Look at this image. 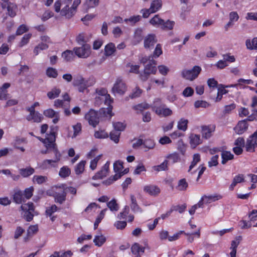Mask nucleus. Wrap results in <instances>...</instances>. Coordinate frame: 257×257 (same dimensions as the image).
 I'll use <instances>...</instances> for the list:
<instances>
[{
    "label": "nucleus",
    "instance_id": "obj_41",
    "mask_svg": "<svg viewBox=\"0 0 257 257\" xmlns=\"http://www.w3.org/2000/svg\"><path fill=\"white\" fill-rule=\"evenodd\" d=\"M188 120L184 118H181L178 122L177 127L180 130L185 131L187 128Z\"/></svg>",
    "mask_w": 257,
    "mask_h": 257
},
{
    "label": "nucleus",
    "instance_id": "obj_47",
    "mask_svg": "<svg viewBox=\"0 0 257 257\" xmlns=\"http://www.w3.org/2000/svg\"><path fill=\"white\" fill-rule=\"evenodd\" d=\"M188 183L186 182L185 179H182L179 180L178 185L177 186V188L178 190L180 191H184L186 190L188 187Z\"/></svg>",
    "mask_w": 257,
    "mask_h": 257
},
{
    "label": "nucleus",
    "instance_id": "obj_34",
    "mask_svg": "<svg viewBox=\"0 0 257 257\" xmlns=\"http://www.w3.org/2000/svg\"><path fill=\"white\" fill-rule=\"evenodd\" d=\"M233 155L230 152L223 151L221 153V158L222 159L221 163L222 164H226L228 161L232 160L233 159Z\"/></svg>",
    "mask_w": 257,
    "mask_h": 257
},
{
    "label": "nucleus",
    "instance_id": "obj_14",
    "mask_svg": "<svg viewBox=\"0 0 257 257\" xmlns=\"http://www.w3.org/2000/svg\"><path fill=\"white\" fill-rule=\"evenodd\" d=\"M144 191L151 196H156L158 195L160 192V189L154 185H147L144 187Z\"/></svg>",
    "mask_w": 257,
    "mask_h": 257
},
{
    "label": "nucleus",
    "instance_id": "obj_13",
    "mask_svg": "<svg viewBox=\"0 0 257 257\" xmlns=\"http://www.w3.org/2000/svg\"><path fill=\"white\" fill-rule=\"evenodd\" d=\"M44 115L47 117L53 118L52 121L54 123H57L60 119L59 113L52 108L47 109L44 111Z\"/></svg>",
    "mask_w": 257,
    "mask_h": 257
},
{
    "label": "nucleus",
    "instance_id": "obj_46",
    "mask_svg": "<svg viewBox=\"0 0 257 257\" xmlns=\"http://www.w3.org/2000/svg\"><path fill=\"white\" fill-rule=\"evenodd\" d=\"M62 56L66 61L72 60L74 57L73 52L70 50H66L62 54Z\"/></svg>",
    "mask_w": 257,
    "mask_h": 257
},
{
    "label": "nucleus",
    "instance_id": "obj_55",
    "mask_svg": "<svg viewBox=\"0 0 257 257\" xmlns=\"http://www.w3.org/2000/svg\"><path fill=\"white\" fill-rule=\"evenodd\" d=\"M31 37H32L31 34H25L22 38L21 41L20 42V43L19 44V46L20 47H22L24 46L27 44L29 43V40L31 39Z\"/></svg>",
    "mask_w": 257,
    "mask_h": 257
},
{
    "label": "nucleus",
    "instance_id": "obj_60",
    "mask_svg": "<svg viewBox=\"0 0 257 257\" xmlns=\"http://www.w3.org/2000/svg\"><path fill=\"white\" fill-rule=\"evenodd\" d=\"M166 158L168 159L169 161H170L172 163L174 164L175 163L177 162L179 160V155L176 153H173L172 154H170L166 157Z\"/></svg>",
    "mask_w": 257,
    "mask_h": 257
},
{
    "label": "nucleus",
    "instance_id": "obj_16",
    "mask_svg": "<svg viewBox=\"0 0 257 257\" xmlns=\"http://www.w3.org/2000/svg\"><path fill=\"white\" fill-rule=\"evenodd\" d=\"M215 127L214 125H204L201 127V134L203 138L208 139L212 136Z\"/></svg>",
    "mask_w": 257,
    "mask_h": 257
},
{
    "label": "nucleus",
    "instance_id": "obj_50",
    "mask_svg": "<svg viewBox=\"0 0 257 257\" xmlns=\"http://www.w3.org/2000/svg\"><path fill=\"white\" fill-rule=\"evenodd\" d=\"M21 209L24 211H28L35 212V207L32 202H28L27 204L21 205Z\"/></svg>",
    "mask_w": 257,
    "mask_h": 257
},
{
    "label": "nucleus",
    "instance_id": "obj_11",
    "mask_svg": "<svg viewBox=\"0 0 257 257\" xmlns=\"http://www.w3.org/2000/svg\"><path fill=\"white\" fill-rule=\"evenodd\" d=\"M2 7L3 9L7 8V14L11 17H14L16 15L18 7L15 4L12 3L2 4Z\"/></svg>",
    "mask_w": 257,
    "mask_h": 257
},
{
    "label": "nucleus",
    "instance_id": "obj_39",
    "mask_svg": "<svg viewBox=\"0 0 257 257\" xmlns=\"http://www.w3.org/2000/svg\"><path fill=\"white\" fill-rule=\"evenodd\" d=\"M115 51V47L114 44L110 43L105 47V54L106 56H110Z\"/></svg>",
    "mask_w": 257,
    "mask_h": 257
},
{
    "label": "nucleus",
    "instance_id": "obj_7",
    "mask_svg": "<svg viewBox=\"0 0 257 257\" xmlns=\"http://www.w3.org/2000/svg\"><path fill=\"white\" fill-rule=\"evenodd\" d=\"M38 139L44 144L46 148L52 149V147H48L47 146H49V147L54 146V148H57L56 144H55V133L54 132H51L49 134H48L46 138L44 139L40 138H38Z\"/></svg>",
    "mask_w": 257,
    "mask_h": 257
},
{
    "label": "nucleus",
    "instance_id": "obj_27",
    "mask_svg": "<svg viewBox=\"0 0 257 257\" xmlns=\"http://www.w3.org/2000/svg\"><path fill=\"white\" fill-rule=\"evenodd\" d=\"M127 172L128 170L125 169L123 172H120V173H116L112 177L109 178L107 180L104 182V183L107 185H109L111 184L114 181H116L120 178L121 176L126 173Z\"/></svg>",
    "mask_w": 257,
    "mask_h": 257
},
{
    "label": "nucleus",
    "instance_id": "obj_35",
    "mask_svg": "<svg viewBox=\"0 0 257 257\" xmlns=\"http://www.w3.org/2000/svg\"><path fill=\"white\" fill-rule=\"evenodd\" d=\"M245 45L247 49L257 50V38H254L251 41L249 39H247Z\"/></svg>",
    "mask_w": 257,
    "mask_h": 257
},
{
    "label": "nucleus",
    "instance_id": "obj_2",
    "mask_svg": "<svg viewBox=\"0 0 257 257\" xmlns=\"http://www.w3.org/2000/svg\"><path fill=\"white\" fill-rule=\"evenodd\" d=\"M64 3L66 5L60 10L61 2L60 1H56L54 4L55 11L57 13L60 12V15L62 16H64L67 19H70L75 15L76 11L73 8L69 7V4L67 3L64 2Z\"/></svg>",
    "mask_w": 257,
    "mask_h": 257
},
{
    "label": "nucleus",
    "instance_id": "obj_1",
    "mask_svg": "<svg viewBox=\"0 0 257 257\" xmlns=\"http://www.w3.org/2000/svg\"><path fill=\"white\" fill-rule=\"evenodd\" d=\"M95 80L93 77H90L88 80H85L81 76H78L74 79L73 84L78 87L79 92H83L87 88L93 85Z\"/></svg>",
    "mask_w": 257,
    "mask_h": 257
},
{
    "label": "nucleus",
    "instance_id": "obj_36",
    "mask_svg": "<svg viewBox=\"0 0 257 257\" xmlns=\"http://www.w3.org/2000/svg\"><path fill=\"white\" fill-rule=\"evenodd\" d=\"M131 250L134 254H138L140 252L144 253L145 247L141 246L138 243H135L131 247Z\"/></svg>",
    "mask_w": 257,
    "mask_h": 257
},
{
    "label": "nucleus",
    "instance_id": "obj_64",
    "mask_svg": "<svg viewBox=\"0 0 257 257\" xmlns=\"http://www.w3.org/2000/svg\"><path fill=\"white\" fill-rule=\"evenodd\" d=\"M158 68L159 73L163 76L167 75L170 71L169 68L168 67H167L166 66L164 65H161L158 66Z\"/></svg>",
    "mask_w": 257,
    "mask_h": 257
},
{
    "label": "nucleus",
    "instance_id": "obj_53",
    "mask_svg": "<svg viewBox=\"0 0 257 257\" xmlns=\"http://www.w3.org/2000/svg\"><path fill=\"white\" fill-rule=\"evenodd\" d=\"M85 164L86 162L85 161H82L77 164L75 169L76 174H81L84 171Z\"/></svg>",
    "mask_w": 257,
    "mask_h": 257
},
{
    "label": "nucleus",
    "instance_id": "obj_38",
    "mask_svg": "<svg viewBox=\"0 0 257 257\" xmlns=\"http://www.w3.org/2000/svg\"><path fill=\"white\" fill-rule=\"evenodd\" d=\"M150 23L154 26H162L163 24V20L161 19L159 15H156L150 20Z\"/></svg>",
    "mask_w": 257,
    "mask_h": 257
},
{
    "label": "nucleus",
    "instance_id": "obj_18",
    "mask_svg": "<svg viewBox=\"0 0 257 257\" xmlns=\"http://www.w3.org/2000/svg\"><path fill=\"white\" fill-rule=\"evenodd\" d=\"M99 4V0H85L82 5L83 10L87 13L89 9L95 8Z\"/></svg>",
    "mask_w": 257,
    "mask_h": 257
},
{
    "label": "nucleus",
    "instance_id": "obj_32",
    "mask_svg": "<svg viewBox=\"0 0 257 257\" xmlns=\"http://www.w3.org/2000/svg\"><path fill=\"white\" fill-rule=\"evenodd\" d=\"M19 172L22 177L26 178L34 174L35 172V170L34 168L30 167L26 168L20 169L19 170Z\"/></svg>",
    "mask_w": 257,
    "mask_h": 257
},
{
    "label": "nucleus",
    "instance_id": "obj_23",
    "mask_svg": "<svg viewBox=\"0 0 257 257\" xmlns=\"http://www.w3.org/2000/svg\"><path fill=\"white\" fill-rule=\"evenodd\" d=\"M144 37L143 31L142 29H137L134 33L133 43L134 45L140 43L143 40Z\"/></svg>",
    "mask_w": 257,
    "mask_h": 257
},
{
    "label": "nucleus",
    "instance_id": "obj_59",
    "mask_svg": "<svg viewBox=\"0 0 257 257\" xmlns=\"http://www.w3.org/2000/svg\"><path fill=\"white\" fill-rule=\"evenodd\" d=\"M163 24H162V25L161 26V28L163 29L172 30L173 29L174 25V22L173 21H171L169 20H168L166 22L163 20Z\"/></svg>",
    "mask_w": 257,
    "mask_h": 257
},
{
    "label": "nucleus",
    "instance_id": "obj_29",
    "mask_svg": "<svg viewBox=\"0 0 257 257\" xmlns=\"http://www.w3.org/2000/svg\"><path fill=\"white\" fill-rule=\"evenodd\" d=\"M105 241L106 238L101 233L95 235L93 239L95 245L98 247L101 246Z\"/></svg>",
    "mask_w": 257,
    "mask_h": 257
},
{
    "label": "nucleus",
    "instance_id": "obj_10",
    "mask_svg": "<svg viewBox=\"0 0 257 257\" xmlns=\"http://www.w3.org/2000/svg\"><path fill=\"white\" fill-rule=\"evenodd\" d=\"M257 130L247 139L245 148L247 152H252L254 148L257 147Z\"/></svg>",
    "mask_w": 257,
    "mask_h": 257
},
{
    "label": "nucleus",
    "instance_id": "obj_54",
    "mask_svg": "<svg viewBox=\"0 0 257 257\" xmlns=\"http://www.w3.org/2000/svg\"><path fill=\"white\" fill-rule=\"evenodd\" d=\"M123 168V163L120 161H116L113 164V170L116 174L120 173Z\"/></svg>",
    "mask_w": 257,
    "mask_h": 257
},
{
    "label": "nucleus",
    "instance_id": "obj_8",
    "mask_svg": "<svg viewBox=\"0 0 257 257\" xmlns=\"http://www.w3.org/2000/svg\"><path fill=\"white\" fill-rule=\"evenodd\" d=\"M85 119L88 121L89 124L93 127L96 126L99 122V117L97 112L93 110H90L85 116Z\"/></svg>",
    "mask_w": 257,
    "mask_h": 257
},
{
    "label": "nucleus",
    "instance_id": "obj_24",
    "mask_svg": "<svg viewBox=\"0 0 257 257\" xmlns=\"http://www.w3.org/2000/svg\"><path fill=\"white\" fill-rule=\"evenodd\" d=\"M241 239V237L238 236L235 238V240L232 241L230 247L231 251L230 252V255L231 257H236V248L239 245Z\"/></svg>",
    "mask_w": 257,
    "mask_h": 257
},
{
    "label": "nucleus",
    "instance_id": "obj_20",
    "mask_svg": "<svg viewBox=\"0 0 257 257\" xmlns=\"http://www.w3.org/2000/svg\"><path fill=\"white\" fill-rule=\"evenodd\" d=\"M38 231V226L37 224L31 225L27 229V235L24 237V241L28 242L31 237Z\"/></svg>",
    "mask_w": 257,
    "mask_h": 257
},
{
    "label": "nucleus",
    "instance_id": "obj_30",
    "mask_svg": "<svg viewBox=\"0 0 257 257\" xmlns=\"http://www.w3.org/2000/svg\"><path fill=\"white\" fill-rule=\"evenodd\" d=\"M190 139L191 146L193 148H195L197 146L201 143L200 137L198 135H191L190 137Z\"/></svg>",
    "mask_w": 257,
    "mask_h": 257
},
{
    "label": "nucleus",
    "instance_id": "obj_33",
    "mask_svg": "<svg viewBox=\"0 0 257 257\" xmlns=\"http://www.w3.org/2000/svg\"><path fill=\"white\" fill-rule=\"evenodd\" d=\"M162 6L161 0H155L151 3L150 9L151 13H155L158 11Z\"/></svg>",
    "mask_w": 257,
    "mask_h": 257
},
{
    "label": "nucleus",
    "instance_id": "obj_22",
    "mask_svg": "<svg viewBox=\"0 0 257 257\" xmlns=\"http://www.w3.org/2000/svg\"><path fill=\"white\" fill-rule=\"evenodd\" d=\"M156 65V61L153 59H151L150 62L145 66L144 70L150 74H155L157 72Z\"/></svg>",
    "mask_w": 257,
    "mask_h": 257
},
{
    "label": "nucleus",
    "instance_id": "obj_4",
    "mask_svg": "<svg viewBox=\"0 0 257 257\" xmlns=\"http://www.w3.org/2000/svg\"><path fill=\"white\" fill-rule=\"evenodd\" d=\"M73 51L79 58H86L91 54V46L87 44H83L81 47L74 48Z\"/></svg>",
    "mask_w": 257,
    "mask_h": 257
},
{
    "label": "nucleus",
    "instance_id": "obj_51",
    "mask_svg": "<svg viewBox=\"0 0 257 257\" xmlns=\"http://www.w3.org/2000/svg\"><path fill=\"white\" fill-rule=\"evenodd\" d=\"M70 170L68 167L64 166L60 169L59 175L62 178H65L70 174Z\"/></svg>",
    "mask_w": 257,
    "mask_h": 257
},
{
    "label": "nucleus",
    "instance_id": "obj_63",
    "mask_svg": "<svg viewBox=\"0 0 257 257\" xmlns=\"http://www.w3.org/2000/svg\"><path fill=\"white\" fill-rule=\"evenodd\" d=\"M141 19V17L139 15L138 16H135L130 17L128 19H125L124 20V22L125 23H127L128 22H130L131 25H135L137 22L140 21V20Z\"/></svg>",
    "mask_w": 257,
    "mask_h": 257
},
{
    "label": "nucleus",
    "instance_id": "obj_9",
    "mask_svg": "<svg viewBox=\"0 0 257 257\" xmlns=\"http://www.w3.org/2000/svg\"><path fill=\"white\" fill-rule=\"evenodd\" d=\"M154 111L158 115L163 117L170 116L172 114V110L167 107L165 104H161L160 106H155L154 107Z\"/></svg>",
    "mask_w": 257,
    "mask_h": 257
},
{
    "label": "nucleus",
    "instance_id": "obj_3",
    "mask_svg": "<svg viewBox=\"0 0 257 257\" xmlns=\"http://www.w3.org/2000/svg\"><path fill=\"white\" fill-rule=\"evenodd\" d=\"M50 147L49 146H47ZM53 152L55 154V158L53 160L47 159L44 160L40 166V167L43 170H47L51 168H55L57 166V163L60 160L61 154L59 152L57 148L52 146Z\"/></svg>",
    "mask_w": 257,
    "mask_h": 257
},
{
    "label": "nucleus",
    "instance_id": "obj_44",
    "mask_svg": "<svg viewBox=\"0 0 257 257\" xmlns=\"http://www.w3.org/2000/svg\"><path fill=\"white\" fill-rule=\"evenodd\" d=\"M48 180V178L44 176L35 175L33 178V181L36 182L38 184H41L46 182Z\"/></svg>",
    "mask_w": 257,
    "mask_h": 257
},
{
    "label": "nucleus",
    "instance_id": "obj_5",
    "mask_svg": "<svg viewBox=\"0 0 257 257\" xmlns=\"http://www.w3.org/2000/svg\"><path fill=\"white\" fill-rule=\"evenodd\" d=\"M201 69L198 66H195L191 70H184L182 71V77L187 80H193L197 77Z\"/></svg>",
    "mask_w": 257,
    "mask_h": 257
},
{
    "label": "nucleus",
    "instance_id": "obj_21",
    "mask_svg": "<svg viewBox=\"0 0 257 257\" xmlns=\"http://www.w3.org/2000/svg\"><path fill=\"white\" fill-rule=\"evenodd\" d=\"M11 86L9 83H5L2 87H0V100H5L10 97V94L8 93L7 89Z\"/></svg>",
    "mask_w": 257,
    "mask_h": 257
},
{
    "label": "nucleus",
    "instance_id": "obj_31",
    "mask_svg": "<svg viewBox=\"0 0 257 257\" xmlns=\"http://www.w3.org/2000/svg\"><path fill=\"white\" fill-rule=\"evenodd\" d=\"M26 119L29 120H33L34 122L39 123L42 121L43 119L42 114L37 111L32 115H28Z\"/></svg>",
    "mask_w": 257,
    "mask_h": 257
},
{
    "label": "nucleus",
    "instance_id": "obj_6",
    "mask_svg": "<svg viewBox=\"0 0 257 257\" xmlns=\"http://www.w3.org/2000/svg\"><path fill=\"white\" fill-rule=\"evenodd\" d=\"M126 90L127 87L122 79L120 78H117L112 88V92L113 93H116L122 95L124 94Z\"/></svg>",
    "mask_w": 257,
    "mask_h": 257
},
{
    "label": "nucleus",
    "instance_id": "obj_56",
    "mask_svg": "<svg viewBox=\"0 0 257 257\" xmlns=\"http://www.w3.org/2000/svg\"><path fill=\"white\" fill-rule=\"evenodd\" d=\"M76 40L77 42L80 45L86 44L87 39H86L84 33L79 34L76 37Z\"/></svg>",
    "mask_w": 257,
    "mask_h": 257
},
{
    "label": "nucleus",
    "instance_id": "obj_26",
    "mask_svg": "<svg viewBox=\"0 0 257 257\" xmlns=\"http://www.w3.org/2000/svg\"><path fill=\"white\" fill-rule=\"evenodd\" d=\"M222 198L220 195L214 194L212 195H204L202 196V199L205 204H209L215 201L218 200Z\"/></svg>",
    "mask_w": 257,
    "mask_h": 257
},
{
    "label": "nucleus",
    "instance_id": "obj_61",
    "mask_svg": "<svg viewBox=\"0 0 257 257\" xmlns=\"http://www.w3.org/2000/svg\"><path fill=\"white\" fill-rule=\"evenodd\" d=\"M49 46L47 44L42 42L37 46H36L34 49V53L35 55H38L37 49H40L41 50H46L48 48Z\"/></svg>",
    "mask_w": 257,
    "mask_h": 257
},
{
    "label": "nucleus",
    "instance_id": "obj_37",
    "mask_svg": "<svg viewBox=\"0 0 257 257\" xmlns=\"http://www.w3.org/2000/svg\"><path fill=\"white\" fill-rule=\"evenodd\" d=\"M183 233L187 236L188 241L191 243L194 241V236H196L197 238L200 237V228H198L196 232L193 233H189L184 232Z\"/></svg>",
    "mask_w": 257,
    "mask_h": 257
},
{
    "label": "nucleus",
    "instance_id": "obj_57",
    "mask_svg": "<svg viewBox=\"0 0 257 257\" xmlns=\"http://www.w3.org/2000/svg\"><path fill=\"white\" fill-rule=\"evenodd\" d=\"M106 209H103L101 210L99 215L97 216V218L95 220V221L94 224V229H96L98 226L99 223L101 222V220L103 218L104 216L105 211Z\"/></svg>",
    "mask_w": 257,
    "mask_h": 257
},
{
    "label": "nucleus",
    "instance_id": "obj_12",
    "mask_svg": "<svg viewBox=\"0 0 257 257\" xmlns=\"http://www.w3.org/2000/svg\"><path fill=\"white\" fill-rule=\"evenodd\" d=\"M96 93L99 96L96 97V99H100L101 100L104 101L105 103L109 104L111 102L110 95L107 94V91L105 88H100L96 89Z\"/></svg>",
    "mask_w": 257,
    "mask_h": 257
},
{
    "label": "nucleus",
    "instance_id": "obj_17",
    "mask_svg": "<svg viewBox=\"0 0 257 257\" xmlns=\"http://www.w3.org/2000/svg\"><path fill=\"white\" fill-rule=\"evenodd\" d=\"M109 164V162H107L102 167L101 170L96 173L95 175L93 177V179H101L106 177L108 173Z\"/></svg>",
    "mask_w": 257,
    "mask_h": 257
},
{
    "label": "nucleus",
    "instance_id": "obj_48",
    "mask_svg": "<svg viewBox=\"0 0 257 257\" xmlns=\"http://www.w3.org/2000/svg\"><path fill=\"white\" fill-rule=\"evenodd\" d=\"M126 67L130 68L129 70L130 73L135 74H138L139 73L140 65H133L131 63H127L126 64Z\"/></svg>",
    "mask_w": 257,
    "mask_h": 257
},
{
    "label": "nucleus",
    "instance_id": "obj_19",
    "mask_svg": "<svg viewBox=\"0 0 257 257\" xmlns=\"http://www.w3.org/2000/svg\"><path fill=\"white\" fill-rule=\"evenodd\" d=\"M248 124L246 120L239 121L237 125L234 127V130L238 135H241L244 133L248 128Z\"/></svg>",
    "mask_w": 257,
    "mask_h": 257
},
{
    "label": "nucleus",
    "instance_id": "obj_49",
    "mask_svg": "<svg viewBox=\"0 0 257 257\" xmlns=\"http://www.w3.org/2000/svg\"><path fill=\"white\" fill-rule=\"evenodd\" d=\"M34 191V188L33 186L26 188L23 193L25 198L27 199H30L33 196Z\"/></svg>",
    "mask_w": 257,
    "mask_h": 257
},
{
    "label": "nucleus",
    "instance_id": "obj_42",
    "mask_svg": "<svg viewBox=\"0 0 257 257\" xmlns=\"http://www.w3.org/2000/svg\"><path fill=\"white\" fill-rule=\"evenodd\" d=\"M201 160L200 155L199 154H195L193 156V160L189 167L188 171L190 172Z\"/></svg>",
    "mask_w": 257,
    "mask_h": 257
},
{
    "label": "nucleus",
    "instance_id": "obj_45",
    "mask_svg": "<svg viewBox=\"0 0 257 257\" xmlns=\"http://www.w3.org/2000/svg\"><path fill=\"white\" fill-rule=\"evenodd\" d=\"M168 161L166 160L159 165L153 167V169L157 172L165 171L168 168Z\"/></svg>",
    "mask_w": 257,
    "mask_h": 257
},
{
    "label": "nucleus",
    "instance_id": "obj_40",
    "mask_svg": "<svg viewBox=\"0 0 257 257\" xmlns=\"http://www.w3.org/2000/svg\"><path fill=\"white\" fill-rule=\"evenodd\" d=\"M61 92V90L57 88H53L50 91L47 93L48 97L52 99L57 97Z\"/></svg>",
    "mask_w": 257,
    "mask_h": 257
},
{
    "label": "nucleus",
    "instance_id": "obj_52",
    "mask_svg": "<svg viewBox=\"0 0 257 257\" xmlns=\"http://www.w3.org/2000/svg\"><path fill=\"white\" fill-rule=\"evenodd\" d=\"M107 207L110 209V210L112 211H116L118 210V205L116 203V200L113 199L111 200L110 201L107 203Z\"/></svg>",
    "mask_w": 257,
    "mask_h": 257
},
{
    "label": "nucleus",
    "instance_id": "obj_62",
    "mask_svg": "<svg viewBox=\"0 0 257 257\" xmlns=\"http://www.w3.org/2000/svg\"><path fill=\"white\" fill-rule=\"evenodd\" d=\"M150 106L147 103H142L133 106V108L140 112L143 111L144 109H148Z\"/></svg>",
    "mask_w": 257,
    "mask_h": 257
},
{
    "label": "nucleus",
    "instance_id": "obj_25",
    "mask_svg": "<svg viewBox=\"0 0 257 257\" xmlns=\"http://www.w3.org/2000/svg\"><path fill=\"white\" fill-rule=\"evenodd\" d=\"M66 194L65 191H63L62 193L56 192L53 195L55 202L62 204L66 200Z\"/></svg>",
    "mask_w": 257,
    "mask_h": 257
},
{
    "label": "nucleus",
    "instance_id": "obj_43",
    "mask_svg": "<svg viewBox=\"0 0 257 257\" xmlns=\"http://www.w3.org/2000/svg\"><path fill=\"white\" fill-rule=\"evenodd\" d=\"M46 75L50 78H56L58 76V71L55 68L48 67L46 70Z\"/></svg>",
    "mask_w": 257,
    "mask_h": 257
},
{
    "label": "nucleus",
    "instance_id": "obj_28",
    "mask_svg": "<svg viewBox=\"0 0 257 257\" xmlns=\"http://www.w3.org/2000/svg\"><path fill=\"white\" fill-rule=\"evenodd\" d=\"M14 201L17 204H21L25 201V197L23 193L21 190H18L15 192L13 195Z\"/></svg>",
    "mask_w": 257,
    "mask_h": 257
},
{
    "label": "nucleus",
    "instance_id": "obj_15",
    "mask_svg": "<svg viewBox=\"0 0 257 257\" xmlns=\"http://www.w3.org/2000/svg\"><path fill=\"white\" fill-rule=\"evenodd\" d=\"M157 42V40L154 34H149L144 38V47L146 49L153 47Z\"/></svg>",
    "mask_w": 257,
    "mask_h": 257
},
{
    "label": "nucleus",
    "instance_id": "obj_58",
    "mask_svg": "<svg viewBox=\"0 0 257 257\" xmlns=\"http://www.w3.org/2000/svg\"><path fill=\"white\" fill-rule=\"evenodd\" d=\"M120 135V132L115 131H113L111 132L110 133V139L112 141H114L115 143H117L119 142Z\"/></svg>",
    "mask_w": 257,
    "mask_h": 257
}]
</instances>
